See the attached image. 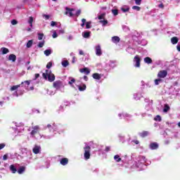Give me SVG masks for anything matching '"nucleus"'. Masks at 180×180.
I'll list each match as a JSON object with an SVG mask.
<instances>
[{
    "label": "nucleus",
    "instance_id": "29",
    "mask_svg": "<svg viewBox=\"0 0 180 180\" xmlns=\"http://www.w3.org/2000/svg\"><path fill=\"white\" fill-rule=\"evenodd\" d=\"M33 46V40H30L27 43V49H30Z\"/></svg>",
    "mask_w": 180,
    "mask_h": 180
},
{
    "label": "nucleus",
    "instance_id": "27",
    "mask_svg": "<svg viewBox=\"0 0 180 180\" xmlns=\"http://www.w3.org/2000/svg\"><path fill=\"white\" fill-rule=\"evenodd\" d=\"M61 64H62L63 67H64L65 68L66 67H68L70 63L68 62V60H63Z\"/></svg>",
    "mask_w": 180,
    "mask_h": 180
},
{
    "label": "nucleus",
    "instance_id": "1",
    "mask_svg": "<svg viewBox=\"0 0 180 180\" xmlns=\"http://www.w3.org/2000/svg\"><path fill=\"white\" fill-rule=\"evenodd\" d=\"M84 150V160H89L91 158V146H86Z\"/></svg>",
    "mask_w": 180,
    "mask_h": 180
},
{
    "label": "nucleus",
    "instance_id": "24",
    "mask_svg": "<svg viewBox=\"0 0 180 180\" xmlns=\"http://www.w3.org/2000/svg\"><path fill=\"white\" fill-rule=\"evenodd\" d=\"M69 79H70V81L68 82V84L71 86H73L72 84H75V79H74V77H70Z\"/></svg>",
    "mask_w": 180,
    "mask_h": 180
},
{
    "label": "nucleus",
    "instance_id": "12",
    "mask_svg": "<svg viewBox=\"0 0 180 180\" xmlns=\"http://www.w3.org/2000/svg\"><path fill=\"white\" fill-rule=\"evenodd\" d=\"M8 60L15 63V61H16V56L15 54H10L8 56Z\"/></svg>",
    "mask_w": 180,
    "mask_h": 180
},
{
    "label": "nucleus",
    "instance_id": "45",
    "mask_svg": "<svg viewBox=\"0 0 180 180\" xmlns=\"http://www.w3.org/2000/svg\"><path fill=\"white\" fill-rule=\"evenodd\" d=\"M52 66H53V62H49V63L46 65V68H51Z\"/></svg>",
    "mask_w": 180,
    "mask_h": 180
},
{
    "label": "nucleus",
    "instance_id": "40",
    "mask_svg": "<svg viewBox=\"0 0 180 180\" xmlns=\"http://www.w3.org/2000/svg\"><path fill=\"white\" fill-rule=\"evenodd\" d=\"M43 36H44V34H40V33H39V34H38V39H39V40H43Z\"/></svg>",
    "mask_w": 180,
    "mask_h": 180
},
{
    "label": "nucleus",
    "instance_id": "25",
    "mask_svg": "<svg viewBox=\"0 0 180 180\" xmlns=\"http://www.w3.org/2000/svg\"><path fill=\"white\" fill-rule=\"evenodd\" d=\"M178 37H174L171 39V41L172 43V44H176V43H178Z\"/></svg>",
    "mask_w": 180,
    "mask_h": 180
},
{
    "label": "nucleus",
    "instance_id": "62",
    "mask_svg": "<svg viewBox=\"0 0 180 180\" xmlns=\"http://www.w3.org/2000/svg\"><path fill=\"white\" fill-rule=\"evenodd\" d=\"M79 54H80V56H84V51H79Z\"/></svg>",
    "mask_w": 180,
    "mask_h": 180
},
{
    "label": "nucleus",
    "instance_id": "23",
    "mask_svg": "<svg viewBox=\"0 0 180 180\" xmlns=\"http://www.w3.org/2000/svg\"><path fill=\"white\" fill-rule=\"evenodd\" d=\"M45 56H46L47 57H49V56H50V54H51V53H53V51H51V49H46L44 51Z\"/></svg>",
    "mask_w": 180,
    "mask_h": 180
},
{
    "label": "nucleus",
    "instance_id": "18",
    "mask_svg": "<svg viewBox=\"0 0 180 180\" xmlns=\"http://www.w3.org/2000/svg\"><path fill=\"white\" fill-rule=\"evenodd\" d=\"M10 170L11 171L12 174H16V172H18V169H16V167L13 165L10 166Z\"/></svg>",
    "mask_w": 180,
    "mask_h": 180
},
{
    "label": "nucleus",
    "instance_id": "42",
    "mask_svg": "<svg viewBox=\"0 0 180 180\" xmlns=\"http://www.w3.org/2000/svg\"><path fill=\"white\" fill-rule=\"evenodd\" d=\"M30 82L31 81L30 80H26L24 82H22L21 84H26L27 85V86H29L30 85Z\"/></svg>",
    "mask_w": 180,
    "mask_h": 180
},
{
    "label": "nucleus",
    "instance_id": "15",
    "mask_svg": "<svg viewBox=\"0 0 180 180\" xmlns=\"http://www.w3.org/2000/svg\"><path fill=\"white\" fill-rule=\"evenodd\" d=\"M47 78L49 82H53V81L56 79V76H54V74L51 73V75H49V76L47 77Z\"/></svg>",
    "mask_w": 180,
    "mask_h": 180
},
{
    "label": "nucleus",
    "instance_id": "41",
    "mask_svg": "<svg viewBox=\"0 0 180 180\" xmlns=\"http://www.w3.org/2000/svg\"><path fill=\"white\" fill-rule=\"evenodd\" d=\"M86 29H91V22H86Z\"/></svg>",
    "mask_w": 180,
    "mask_h": 180
},
{
    "label": "nucleus",
    "instance_id": "46",
    "mask_svg": "<svg viewBox=\"0 0 180 180\" xmlns=\"http://www.w3.org/2000/svg\"><path fill=\"white\" fill-rule=\"evenodd\" d=\"M58 37V34H57V32H56V31H54L53 32V35H52V37L53 38V39H56V38H57Z\"/></svg>",
    "mask_w": 180,
    "mask_h": 180
},
{
    "label": "nucleus",
    "instance_id": "14",
    "mask_svg": "<svg viewBox=\"0 0 180 180\" xmlns=\"http://www.w3.org/2000/svg\"><path fill=\"white\" fill-rule=\"evenodd\" d=\"M60 164H61V165H67V164H68V158H63L60 160Z\"/></svg>",
    "mask_w": 180,
    "mask_h": 180
},
{
    "label": "nucleus",
    "instance_id": "55",
    "mask_svg": "<svg viewBox=\"0 0 180 180\" xmlns=\"http://www.w3.org/2000/svg\"><path fill=\"white\" fill-rule=\"evenodd\" d=\"M158 8H160L161 9H164V4L161 3L159 6Z\"/></svg>",
    "mask_w": 180,
    "mask_h": 180
},
{
    "label": "nucleus",
    "instance_id": "35",
    "mask_svg": "<svg viewBox=\"0 0 180 180\" xmlns=\"http://www.w3.org/2000/svg\"><path fill=\"white\" fill-rule=\"evenodd\" d=\"M154 120L155 122H161L162 119H161V116L160 115H157L155 118Z\"/></svg>",
    "mask_w": 180,
    "mask_h": 180
},
{
    "label": "nucleus",
    "instance_id": "6",
    "mask_svg": "<svg viewBox=\"0 0 180 180\" xmlns=\"http://www.w3.org/2000/svg\"><path fill=\"white\" fill-rule=\"evenodd\" d=\"M158 147L159 146L157 142L150 143V144L149 145V148H150V150H157Z\"/></svg>",
    "mask_w": 180,
    "mask_h": 180
},
{
    "label": "nucleus",
    "instance_id": "39",
    "mask_svg": "<svg viewBox=\"0 0 180 180\" xmlns=\"http://www.w3.org/2000/svg\"><path fill=\"white\" fill-rule=\"evenodd\" d=\"M129 7H127V8H124V7H122V8H121V10L122 11V12H124V13H126V12H129Z\"/></svg>",
    "mask_w": 180,
    "mask_h": 180
},
{
    "label": "nucleus",
    "instance_id": "38",
    "mask_svg": "<svg viewBox=\"0 0 180 180\" xmlns=\"http://www.w3.org/2000/svg\"><path fill=\"white\" fill-rule=\"evenodd\" d=\"M81 9H79V10H77V11H76V13H75V16H77V17H78L79 15H81Z\"/></svg>",
    "mask_w": 180,
    "mask_h": 180
},
{
    "label": "nucleus",
    "instance_id": "47",
    "mask_svg": "<svg viewBox=\"0 0 180 180\" xmlns=\"http://www.w3.org/2000/svg\"><path fill=\"white\" fill-rule=\"evenodd\" d=\"M136 5H141V1L142 0H134Z\"/></svg>",
    "mask_w": 180,
    "mask_h": 180
},
{
    "label": "nucleus",
    "instance_id": "36",
    "mask_svg": "<svg viewBox=\"0 0 180 180\" xmlns=\"http://www.w3.org/2000/svg\"><path fill=\"white\" fill-rule=\"evenodd\" d=\"M100 23H103V26H106V25H108V20H100Z\"/></svg>",
    "mask_w": 180,
    "mask_h": 180
},
{
    "label": "nucleus",
    "instance_id": "57",
    "mask_svg": "<svg viewBox=\"0 0 180 180\" xmlns=\"http://www.w3.org/2000/svg\"><path fill=\"white\" fill-rule=\"evenodd\" d=\"M133 143H134L135 144H139L140 143V142L137 140L133 141Z\"/></svg>",
    "mask_w": 180,
    "mask_h": 180
},
{
    "label": "nucleus",
    "instance_id": "9",
    "mask_svg": "<svg viewBox=\"0 0 180 180\" xmlns=\"http://www.w3.org/2000/svg\"><path fill=\"white\" fill-rule=\"evenodd\" d=\"M79 72L84 73L86 75H89L91 70H89L88 68H82L79 69Z\"/></svg>",
    "mask_w": 180,
    "mask_h": 180
},
{
    "label": "nucleus",
    "instance_id": "4",
    "mask_svg": "<svg viewBox=\"0 0 180 180\" xmlns=\"http://www.w3.org/2000/svg\"><path fill=\"white\" fill-rule=\"evenodd\" d=\"M53 86L56 89H60L63 86V82L61 81H56L53 82Z\"/></svg>",
    "mask_w": 180,
    "mask_h": 180
},
{
    "label": "nucleus",
    "instance_id": "50",
    "mask_svg": "<svg viewBox=\"0 0 180 180\" xmlns=\"http://www.w3.org/2000/svg\"><path fill=\"white\" fill-rule=\"evenodd\" d=\"M105 18V14H101L98 15V19L101 20V19H103Z\"/></svg>",
    "mask_w": 180,
    "mask_h": 180
},
{
    "label": "nucleus",
    "instance_id": "58",
    "mask_svg": "<svg viewBox=\"0 0 180 180\" xmlns=\"http://www.w3.org/2000/svg\"><path fill=\"white\" fill-rule=\"evenodd\" d=\"M47 128H48V129H53V126H52L51 124H49L47 125Z\"/></svg>",
    "mask_w": 180,
    "mask_h": 180
},
{
    "label": "nucleus",
    "instance_id": "2",
    "mask_svg": "<svg viewBox=\"0 0 180 180\" xmlns=\"http://www.w3.org/2000/svg\"><path fill=\"white\" fill-rule=\"evenodd\" d=\"M39 130H40V127H39V125L32 127V130L30 132L31 136H32V137H34V136H36V134L39 133Z\"/></svg>",
    "mask_w": 180,
    "mask_h": 180
},
{
    "label": "nucleus",
    "instance_id": "28",
    "mask_svg": "<svg viewBox=\"0 0 180 180\" xmlns=\"http://www.w3.org/2000/svg\"><path fill=\"white\" fill-rule=\"evenodd\" d=\"M78 88H79V91L82 92L83 91H85V89H86V85L83 84L82 86H78Z\"/></svg>",
    "mask_w": 180,
    "mask_h": 180
},
{
    "label": "nucleus",
    "instance_id": "48",
    "mask_svg": "<svg viewBox=\"0 0 180 180\" xmlns=\"http://www.w3.org/2000/svg\"><path fill=\"white\" fill-rule=\"evenodd\" d=\"M51 26H52V27L57 26V22H56L54 21H51Z\"/></svg>",
    "mask_w": 180,
    "mask_h": 180
},
{
    "label": "nucleus",
    "instance_id": "63",
    "mask_svg": "<svg viewBox=\"0 0 180 180\" xmlns=\"http://www.w3.org/2000/svg\"><path fill=\"white\" fill-rule=\"evenodd\" d=\"M81 26H82V27H84V26H85V23L82 22Z\"/></svg>",
    "mask_w": 180,
    "mask_h": 180
},
{
    "label": "nucleus",
    "instance_id": "37",
    "mask_svg": "<svg viewBox=\"0 0 180 180\" xmlns=\"http://www.w3.org/2000/svg\"><path fill=\"white\" fill-rule=\"evenodd\" d=\"M52 129H53V131H56V130H57V124H56V123H53L52 124Z\"/></svg>",
    "mask_w": 180,
    "mask_h": 180
},
{
    "label": "nucleus",
    "instance_id": "31",
    "mask_svg": "<svg viewBox=\"0 0 180 180\" xmlns=\"http://www.w3.org/2000/svg\"><path fill=\"white\" fill-rule=\"evenodd\" d=\"M28 23L30 24V27H33V17H30Z\"/></svg>",
    "mask_w": 180,
    "mask_h": 180
},
{
    "label": "nucleus",
    "instance_id": "30",
    "mask_svg": "<svg viewBox=\"0 0 180 180\" xmlns=\"http://www.w3.org/2000/svg\"><path fill=\"white\" fill-rule=\"evenodd\" d=\"M18 88H20V84L11 86V91H16V89H18Z\"/></svg>",
    "mask_w": 180,
    "mask_h": 180
},
{
    "label": "nucleus",
    "instance_id": "59",
    "mask_svg": "<svg viewBox=\"0 0 180 180\" xmlns=\"http://www.w3.org/2000/svg\"><path fill=\"white\" fill-rule=\"evenodd\" d=\"M176 49H177L178 51H180V45L179 44H178L176 46Z\"/></svg>",
    "mask_w": 180,
    "mask_h": 180
},
{
    "label": "nucleus",
    "instance_id": "49",
    "mask_svg": "<svg viewBox=\"0 0 180 180\" xmlns=\"http://www.w3.org/2000/svg\"><path fill=\"white\" fill-rule=\"evenodd\" d=\"M11 24L15 25H18V21L16 20H13L11 21Z\"/></svg>",
    "mask_w": 180,
    "mask_h": 180
},
{
    "label": "nucleus",
    "instance_id": "54",
    "mask_svg": "<svg viewBox=\"0 0 180 180\" xmlns=\"http://www.w3.org/2000/svg\"><path fill=\"white\" fill-rule=\"evenodd\" d=\"M5 143H0V150H2L5 147Z\"/></svg>",
    "mask_w": 180,
    "mask_h": 180
},
{
    "label": "nucleus",
    "instance_id": "22",
    "mask_svg": "<svg viewBox=\"0 0 180 180\" xmlns=\"http://www.w3.org/2000/svg\"><path fill=\"white\" fill-rule=\"evenodd\" d=\"M144 62L146 63V64H151L153 63V60L150 59V57H146L144 58Z\"/></svg>",
    "mask_w": 180,
    "mask_h": 180
},
{
    "label": "nucleus",
    "instance_id": "53",
    "mask_svg": "<svg viewBox=\"0 0 180 180\" xmlns=\"http://www.w3.org/2000/svg\"><path fill=\"white\" fill-rule=\"evenodd\" d=\"M39 77H40V74H39V73H37V74H35V77H34V81H36V79H37V78H39Z\"/></svg>",
    "mask_w": 180,
    "mask_h": 180
},
{
    "label": "nucleus",
    "instance_id": "26",
    "mask_svg": "<svg viewBox=\"0 0 180 180\" xmlns=\"http://www.w3.org/2000/svg\"><path fill=\"white\" fill-rule=\"evenodd\" d=\"M114 160L116 161V162H120L122 161V158L119 155H116L114 156Z\"/></svg>",
    "mask_w": 180,
    "mask_h": 180
},
{
    "label": "nucleus",
    "instance_id": "20",
    "mask_svg": "<svg viewBox=\"0 0 180 180\" xmlns=\"http://www.w3.org/2000/svg\"><path fill=\"white\" fill-rule=\"evenodd\" d=\"M92 77H93V78L94 79H101V75L100 74H98V73H94L93 75H92Z\"/></svg>",
    "mask_w": 180,
    "mask_h": 180
},
{
    "label": "nucleus",
    "instance_id": "44",
    "mask_svg": "<svg viewBox=\"0 0 180 180\" xmlns=\"http://www.w3.org/2000/svg\"><path fill=\"white\" fill-rule=\"evenodd\" d=\"M132 9H134V11H140L141 8L137 6H134L132 7Z\"/></svg>",
    "mask_w": 180,
    "mask_h": 180
},
{
    "label": "nucleus",
    "instance_id": "3",
    "mask_svg": "<svg viewBox=\"0 0 180 180\" xmlns=\"http://www.w3.org/2000/svg\"><path fill=\"white\" fill-rule=\"evenodd\" d=\"M168 75V71L167 70H160L158 73V78H165Z\"/></svg>",
    "mask_w": 180,
    "mask_h": 180
},
{
    "label": "nucleus",
    "instance_id": "17",
    "mask_svg": "<svg viewBox=\"0 0 180 180\" xmlns=\"http://www.w3.org/2000/svg\"><path fill=\"white\" fill-rule=\"evenodd\" d=\"M82 36L84 39H89L91 37V32H84L82 33Z\"/></svg>",
    "mask_w": 180,
    "mask_h": 180
},
{
    "label": "nucleus",
    "instance_id": "60",
    "mask_svg": "<svg viewBox=\"0 0 180 180\" xmlns=\"http://www.w3.org/2000/svg\"><path fill=\"white\" fill-rule=\"evenodd\" d=\"M84 81H88V77L87 76H84Z\"/></svg>",
    "mask_w": 180,
    "mask_h": 180
},
{
    "label": "nucleus",
    "instance_id": "56",
    "mask_svg": "<svg viewBox=\"0 0 180 180\" xmlns=\"http://www.w3.org/2000/svg\"><path fill=\"white\" fill-rule=\"evenodd\" d=\"M105 151H106L107 153H108V151H110V147H109V146L105 147Z\"/></svg>",
    "mask_w": 180,
    "mask_h": 180
},
{
    "label": "nucleus",
    "instance_id": "52",
    "mask_svg": "<svg viewBox=\"0 0 180 180\" xmlns=\"http://www.w3.org/2000/svg\"><path fill=\"white\" fill-rule=\"evenodd\" d=\"M3 160H4V161H6V160H8V155L7 154H6L3 156Z\"/></svg>",
    "mask_w": 180,
    "mask_h": 180
},
{
    "label": "nucleus",
    "instance_id": "11",
    "mask_svg": "<svg viewBox=\"0 0 180 180\" xmlns=\"http://www.w3.org/2000/svg\"><path fill=\"white\" fill-rule=\"evenodd\" d=\"M32 152L34 153V154H39V153H40V146H35L32 149Z\"/></svg>",
    "mask_w": 180,
    "mask_h": 180
},
{
    "label": "nucleus",
    "instance_id": "64",
    "mask_svg": "<svg viewBox=\"0 0 180 180\" xmlns=\"http://www.w3.org/2000/svg\"><path fill=\"white\" fill-rule=\"evenodd\" d=\"M178 126L179 127H180V122L178 123Z\"/></svg>",
    "mask_w": 180,
    "mask_h": 180
},
{
    "label": "nucleus",
    "instance_id": "19",
    "mask_svg": "<svg viewBox=\"0 0 180 180\" xmlns=\"http://www.w3.org/2000/svg\"><path fill=\"white\" fill-rule=\"evenodd\" d=\"M112 43H119V41H120V38H119L117 36L112 37Z\"/></svg>",
    "mask_w": 180,
    "mask_h": 180
},
{
    "label": "nucleus",
    "instance_id": "8",
    "mask_svg": "<svg viewBox=\"0 0 180 180\" xmlns=\"http://www.w3.org/2000/svg\"><path fill=\"white\" fill-rule=\"evenodd\" d=\"M51 70H50V69H48L46 70L45 73H43L42 75H43V77L44 78V79H47V77L49 76V75H51Z\"/></svg>",
    "mask_w": 180,
    "mask_h": 180
},
{
    "label": "nucleus",
    "instance_id": "33",
    "mask_svg": "<svg viewBox=\"0 0 180 180\" xmlns=\"http://www.w3.org/2000/svg\"><path fill=\"white\" fill-rule=\"evenodd\" d=\"M169 110V105H168V104H165V108L163 109V112L167 113V112H168Z\"/></svg>",
    "mask_w": 180,
    "mask_h": 180
},
{
    "label": "nucleus",
    "instance_id": "16",
    "mask_svg": "<svg viewBox=\"0 0 180 180\" xmlns=\"http://www.w3.org/2000/svg\"><path fill=\"white\" fill-rule=\"evenodd\" d=\"M25 171H26V167L22 166V167H20V168L18 169V173L20 175L23 174Z\"/></svg>",
    "mask_w": 180,
    "mask_h": 180
},
{
    "label": "nucleus",
    "instance_id": "13",
    "mask_svg": "<svg viewBox=\"0 0 180 180\" xmlns=\"http://www.w3.org/2000/svg\"><path fill=\"white\" fill-rule=\"evenodd\" d=\"M150 133L148 131H143L142 132L139 133V136L144 139V137H147Z\"/></svg>",
    "mask_w": 180,
    "mask_h": 180
},
{
    "label": "nucleus",
    "instance_id": "34",
    "mask_svg": "<svg viewBox=\"0 0 180 180\" xmlns=\"http://www.w3.org/2000/svg\"><path fill=\"white\" fill-rule=\"evenodd\" d=\"M111 12L114 15V16H117V15H118L119 13V11H117V9H112Z\"/></svg>",
    "mask_w": 180,
    "mask_h": 180
},
{
    "label": "nucleus",
    "instance_id": "51",
    "mask_svg": "<svg viewBox=\"0 0 180 180\" xmlns=\"http://www.w3.org/2000/svg\"><path fill=\"white\" fill-rule=\"evenodd\" d=\"M43 18H45L46 19V20H47L50 19V15L44 14L43 15Z\"/></svg>",
    "mask_w": 180,
    "mask_h": 180
},
{
    "label": "nucleus",
    "instance_id": "7",
    "mask_svg": "<svg viewBox=\"0 0 180 180\" xmlns=\"http://www.w3.org/2000/svg\"><path fill=\"white\" fill-rule=\"evenodd\" d=\"M96 56H102V49H101V45H97L96 46Z\"/></svg>",
    "mask_w": 180,
    "mask_h": 180
},
{
    "label": "nucleus",
    "instance_id": "21",
    "mask_svg": "<svg viewBox=\"0 0 180 180\" xmlns=\"http://www.w3.org/2000/svg\"><path fill=\"white\" fill-rule=\"evenodd\" d=\"M1 51L2 54H8V53H9V49H8L7 48H5V47H2L1 49Z\"/></svg>",
    "mask_w": 180,
    "mask_h": 180
},
{
    "label": "nucleus",
    "instance_id": "10",
    "mask_svg": "<svg viewBox=\"0 0 180 180\" xmlns=\"http://www.w3.org/2000/svg\"><path fill=\"white\" fill-rule=\"evenodd\" d=\"M134 61L135 63V67H137V68L140 67V61H141V60H140V58H139L138 56L134 57Z\"/></svg>",
    "mask_w": 180,
    "mask_h": 180
},
{
    "label": "nucleus",
    "instance_id": "5",
    "mask_svg": "<svg viewBox=\"0 0 180 180\" xmlns=\"http://www.w3.org/2000/svg\"><path fill=\"white\" fill-rule=\"evenodd\" d=\"M66 11H68L65 12V15H68V13H69V16L70 18L74 16L75 14L72 12H74V11H75V8H70L67 7Z\"/></svg>",
    "mask_w": 180,
    "mask_h": 180
},
{
    "label": "nucleus",
    "instance_id": "32",
    "mask_svg": "<svg viewBox=\"0 0 180 180\" xmlns=\"http://www.w3.org/2000/svg\"><path fill=\"white\" fill-rule=\"evenodd\" d=\"M160 82H162V79L159 77V79H155V85H160Z\"/></svg>",
    "mask_w": 180,
    "mask_h": 180
},
{
    "label": "nucleus",
    "instance_id": "61",
    "mask_svg": "<svg viewBox=\"0 0 180 180\" xmlns=\"http://www.w3.org/2000/svg\"><path fill=\"white\" fill-rule=\"evenodd\" d=\"M82 23H85V22H86V20L85 18L82 19Z\"/></svg>",
    "mask_w": 180,
    "mask_h": 180
},
{
    "label": "nucleus",
    "instance_id": "43",
    "mask_svg": "<svg viewBox=\"0 0 180 180\" xmlns=\"http://www.w3.org/2000/svg\"><path fill=\"white\" fill-rule=\"evenodd\" d=\"M43 46H44V41H41L38 44V47H39V49H41V47H43Z\"/></svg>",
    "mask_w": 180,
    "mask_h": 180
}]
</instances>
